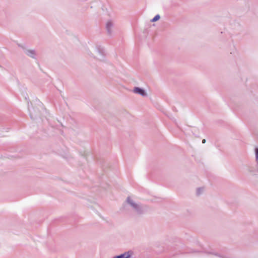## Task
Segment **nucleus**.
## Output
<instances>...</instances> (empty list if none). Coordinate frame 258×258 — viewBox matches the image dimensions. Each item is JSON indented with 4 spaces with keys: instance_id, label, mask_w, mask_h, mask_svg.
<instances>
[{
    "instance_id": "0eeeda50",
    "label": "nucleus",
    "mask_w": 258,
    "mask_h": 258,
    "mask_svg": "<svg viewBox=\"0 0 258 258\" xmlns=\"http://www.w3.org/2000/svg\"><path fill=\"white\" fill-rule=\"evenodd\" d=\"M209 253H210V254H212L213 255H215L216 256H217L218 257H220L221 258H233V257H230V256H226V255H220V254H218L217 253H213V252H209Z\"/></svg>"
},
{
    "instance_id": "9d476101",
    "label": "nucleus",
    "mask_w": 258,
    "mask_h": 258,
    "mask_svg": "<svg viewBox=\"0 0 258 258\" xmlns=\"http://www.w3.org/2000/svg\"><path fill=\"white\" fill-rule=\"evenodd\" d=\"M203 190H204V188H203V187L198 188L197 189V195L198 196L200 195V194H202V192L203 191Z\"/></svg>"
},
{
    "instance_id": "f03ea898",
    "label": "nucleus",
    "mask_w": 258,
    "mask_h": 258,
    "mask_svg": "<svg viewBox=\"0 0 258 258\" xmlns=\"http://www.w3.org/2000/svg\"><path fill=\"white\" fill-rule=\"evenodd\" d=\"M134 252L132 250H128L119 255H115L113 258H131Z\"/></svg>"
},
{
    "instance_id": "9b49d317",
    "label": "nucleus",
    "mask_w": 258,
    "mask_h": 258,
    "mask_svg": "<svg viewBox=\"0 0 258 258\" xmlns=\"http://www.w3.org/2000/svg\"><path fill=\"white\" fill-rule=\"evenodd\" d=\"M28 110H30L29 107H28ZM30 116L32 119H35L36 118V115L34 116L31 112L29 113Z\"/></svg>"
},
{
    "instance_id": "423d86ee",
    "label": "nucleus",
    "mask_w": 258,
    "mask_h": 258,
    "mask_svg": "<svg viewBox=\"0 0 258 258\" xmlns=\"http://www.w3.org/2000/svg\"><path fill=\"white\" fill-rule=\"evenodd\" d=\"M96 49L98 53L102 57V58H104V56H105V51L104 48L101 45H97Z\"/></svg>"
},
{
    "instance_id": "f8f14e48",
    "label": "nucleus",
    "mask_w": 258,
    "mask_h": 258,
    "mask_svg": "<svg viewBox=\"0 0 258 258\" xmlns=\"http://www.w3.org/2000/svg\"><path fill=\"white\" fill-rule=\"evenodd\" d=\"M206 143V139H203V140H202V143L204 144V143Z\"/></svg>"
},
{
    "instance_id": "1a4fd4ad",
    "label": "nucleus",
    "mask_w": 258,
    "mask_h": 258,
    "mask_svg": "<svg viewBox=\"0 0 258 258\" xmlns=\"http://www.w3.org/2000/svg\"><path fill=\"white\" fill-rule=\"evenodd\" d=\"M255 159H256V161L257 162V169L258 171V148H256L255 149Z\"/></svg>"
},
{
    "instance_id": "f257e3e1",
    "label": "nucleus",
    "mask_w": 258,
    "mask_h": 258,
    "mask_svg": "<svg viewBox=\"0 0 258 258\" xmlns=\"http://www.w3.org/2000/svg\"><path fill=\"white\" fill-rule=\"evenodd\" d=\"M126 201L132 206L137 214L141 215L145 213V209L141 205L135 203L130 197H127Z\"/></svg>"
},
{
    "instance_id": "7ed1b4c3",
    "label": "nucleus",
    "mask_w": 258,
    "mask_h": 258,
    "mask_svg": "<svg viewBox=\"0 0 258 258\" xmlns=\"http://www.w3.org/2000/svg\"><path fill=\"white\" fill-rule=\"evenodd\" d=\"M19 46L21 47L23 49L24 52L28 56L33 58H35L36 52L34 50L27 49L25 48H24V47H23L22 45H19Z\"/></svg>"
},
{
    "instance_id": "20e7f679",
    "label": "nucleus",
    "mask_w": 258,
    "mask_h": 258,
    "mask_svg": "<svg viewBox=\"0 0 258 258\" xmlns=\"http://www.w3.org/2000/svg\"><path fill=\"white\" fill-rule=\"evenodd\" d=\"M134 92L136 94L141 95L142 96H146L147 95V93L145 90L144 89L140 87H135L134 89Z\"/></svg>"
},
{
    "instance_id": "6e6552de",
    "label": "nucleus",
    "mask_w": 258,
    "mask_h": 258,
    "mask_svg": "<svg viewBox=\"0 0 258 258\" xmlns=\"http://www.w3.org/2000/svg\"><path fill=\"white\" fill-rule=\"evenodd\" d=\"M160 18V16L159 14L156 15L151 20V22H155L158 21Z\"/></svg>"
},
{
    "instance_id": "39448f33",
    "label": "nucleus",
    "mask_w": 258,
    "mask_h": 258,
    "mask_svg": "<svg viewBox=\"0 0 258 258\" xmlns=\"http://www.w3.org/2000/svg\"><path fill=\"white\" fill-rule=\"evenodd\" d=\"M113 27V24L111 21H108L106 25V29L108 35H111L112 34L111 29Z\"/></svg>"
}]
</instances>
